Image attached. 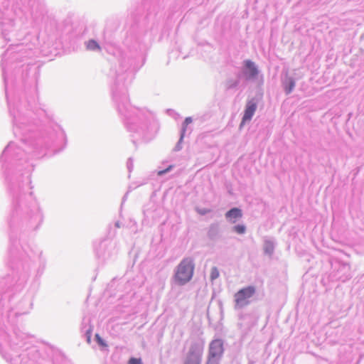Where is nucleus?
Segmentation results:
<instances>
[{
	"mask_svg": "<svg viewBox=\"0 0 364 364\" xmlns=\"http://www.w3.org/2000/svg\"><path fill=\"white\" fill-rule=\"evenodd\" d=\"M196 211L200 215L204 216L211 212V209L206 208H196Z\"/></svg>",
	"mask_w": 364,
	"mask_h": 364,
	"instance_id": "obj_25",
	"label": "nucleus"
},
{
	"mask_svg": "<svg viewBox=\"0 0 364 364\" xmlns=\"http://www.w3.org/2000/svg\"><path fill=\"white\" fill-rule=\"evenodd\" d=\"M93 326L91 324V318L90 316H84L82 319L80 325L81 333L84 334L88 343H91Z\"/></svg>",
	"mask_w": 364,
	"mask_h": 364,
	"instance_id": "obj_13",
	"label": "nucleus"
},
{
	"mask_svg": "<svg viewBox=\"0 0 364 364\" xmlns=\"http://www.w3.org/2000/svg\"><path fill=\"white\" fill-rule=\"evenodd\" d=\"M192 122H193L192 117H187L185 118L184 121L182 122L181 128V131H180V136H181V138L185 137L187 132H188L189 134L191 133L192 129L188 128V125L190 124H191Z\"/></svg>",
	"mask_w": 364,
	"mask_h": 364,
	"instance_id": "obj_19",
	"label": "nucleus"
},
{
	"mask_svg": "<svg viewBox=\"0 0 364 364\" xmlns=\"http://www.w3.org/2000/svg\"><path fill=\"white\" fill-rule=\"evenodd\" d=\"M220 275L219 270L216 267H213L210 270V279L211 282L215 280Z\"/></svg>",
	"mask_w": 364,
	"mask_h": 364,
	"instance_id": "obj_24",
	"label": "nucleus"
},
{
	"mask_svg": "<svg viewBox=\"0 0 364 364\" xmlns=\"http://www.w3.org/2000/svg\"><path fill=\"white\" fill-rule=\"evenodd\" d=\"M259 100V97H254L247 100L245 107L241 122L240 123V129H242V127H244L247 122H249L252 120L257 110Z\"/></svg>",
	"mask_w": 364,
	"mask_h": 364,
	"instance_id": "obj_10",
	"label": "nucleus"
},
{
	"mask_svg": "<svg viewBox=\"0 0 364 364\" xmlns=\"http://www.w3.org/2000/svg\"><path fill=\"white\" fill-rule=\"evenodd\" d=\"M222 235V232L220 230V223L218 222H215L211 223L207 231V237L211 241H217L218 240Z\"/></svg>",
	"mask_w": 364,
	"mask_h": 364,
	"instance_id": "obj_16",
	"label": "nucleus"
},
{
	"mask_svg": "<svg viewBox=\"0 0 364 364\" xmlns=\"http://www.w3.org/2000/svg\"><path fill=\"white\" fill-rule=\"evenodd\" d=\"M114 226L117 228H119L122 226V223L120 221H116L114 223Z\"/></svg>",
	"mask_w": 364,
	"mask_h": 364,
	"instance_id": "obj_32",
	"label": "nucleus"
},
{
	"mask_svg": "<svg viewBox=\"0 0 364 364\" xmlns=\"http://www.w3.org/2000/svg\"><path fill=\"white\" fill-rule=\"evenodd\" d=\"M67 143L65 132L47 112V158L63 151Z\"/></svg>",
	"mask_w": 364,
	"mask_h": 364,
	"instance_id": "obj_3",
	"label": "nucleus"
},
{
	"mask_svg": "<svg viewBox=\"0 0 364 364\" xmlns=\"http://www.w3.org/2000/svg\"><path fill=\"white\" fill-rule=\"evenodd\" d=\"M242 80L239 77L238 73H235V77H228L225 82V87L226 90H232L237 89L240 86V82Z\"/></svg>",
	"mask_w": 364,
	"mask_h": 364,
	"instance_id": "obj_17",
	"label": "nucleus"
},
{
	"mask_svg": "<svg viewBox=\"0 0 364 364\" xmlns=\"http://www.w3.org/2000/svg\"><path fill=\"white\" fill-rule=\"evenodd\" d=\"M281 83L286 95H290L296 86V80L294 77L290 76L288 73L282 75Z\"/></svg>",
	"mask_w": 364,
	"mask_h": 364,
	"instance_id": "obj_12",
	"label": "nucleus"
},
{
	"mask_svg": "<svg viewBox=\"0 0 364 364\" xmlns=\"http://www.w3.org/2000/svg\"><path fill=\"white\" fill-rule=\"evenodd\" d=\"M178 6H181V1H180V2L178 4Z\"/></svg>",
	"mask_w": 364,
	"mask_h": 364,
	"instance_id": "obj_34",
	"label": "nucleus"
},
{
	"mask_svg": "<svg viewBox=\"0 0 364 364\" xmlns=\"http://www.w3.org/2000/svg\"><path fill=\"white\" fill-rule=\"evenodd\" d=\"M219 24H220V21H219V20H218V21H217V23H216L217 28H218Z\"/></svg>",
	"mask_w": 364,
	"mask_h": 364,
	"instance_id": "obj_33",
	"label": "nucleus"
},
{
	"mask_svg": "<svg viewBox=\"0 0 364 364\" xmlns=\"http://www.w3.org/2000/svg\"><path fill=\"white\" fill-rule=\"evenodd\" d=\"M48 348L52 353L53 364H73L70 360L67 359L59 350L55 349L52 346L47 343V350Z\"/></svg>",
	"mask_w": 364,
	"mask_h": 364,
	"instance_id": "obj_14",
	"label": "nucleus"
},
{
	"mask_svg": "<svg viewBox=\"0 0 364 364\" xmlns=\"http://www.w3.org/2000/svg\"><path fill=\"white\" fill-rule=\"evenodd\" d=\"M329 262L331 264L329 281L345 282L351 279L352 272L349 263L334 257H331Z\"/></svg>",
	"mask_w": 364,
	"mask_h": 364,
	"instance_id": "obj_6",
	"label": "nucleus"
},
{
	"mask_svg": "<svg viewBox=\"0 0 364 364\" xmlns=\"http://www.w3.org/2000/svg\"><path fill=\"white\" fill-rule=\"evenodd\" d=\"M195 269L194 259L191 257H184L176 267L172 277L177 286H184L193 278Z\"/></svg>",
	"mask_w": 364,
	"mask_h": 364,
	"instance_id": "obj_5",
	"label": "nucleus"
},
{
	"mask_svg": "<svg viewBox=\"0 0 364 364\" xmlns=\"http://www.w3.org/2000/svg\"><path fill=\"white\" fill-rule=\"evenodd\" d=\"M274 251V244L273 241L266 240L264 243V252L269 256L272 255Z\"/></svg>",
	"mask_w": 364,
	"mask_h": 364,
	"instance_id": "obj_22",
	"label": "nucleus"
},
{
	"mask_svg": "<svg viewBox=\"0 0 364 364\" xmlns=\"http://www.w3.org/2000/svg\"><path fill=\"white\" fill-rule=\"evenodd\" d=\"M93 247L98 262L102 264L114 259L118 252L115 243L108 237L95 241Z\"/></svg>",
	"mask_w": 364,
	"mask_h": 364,
	"instance_id": "obj_4",
	"label": "nucleus"
},
{
	"mask_svg": "<svg viewBox=\"0 0 364 364\" xmlns=\"http://www.w3.org/2000/svg\"><path fill=\"white\" fill-rule=\"evenodd\" d=\"M203 346L198 342H193L184 359L183 364H201Z\"/></svg>",
	"mask_w": 364,
	"mask_h": 364,
	"instance_id": "obj_9",
	"label": "nucleus"
},
{
	"mask_svg": "<svg viewBox=\"0 0 364 364\" xmlns=\"http://www.w3.org/2000/svg\"><path fill=\"white\" fill-rule=\"evenodd\" d=\"M221 360L207 357L205 364H220Z\"/></svg>",
	"mask_w": 364,
	"mask_h": 364,
	"instance_id": "obj_29",
	"label": "nucleus"
},
{
	"mask_svg": "<svg viewBox=\"0 0 364 364\" xmlns=\"http://www.w3.org/2000/svg\"><path fill=\"white\" fill-rule=\"evenodd\" d=\"M237 73L239 77L245 82H254L257 80L260 70L255 62L250 59H245L241 63L240 70Z\"/></svg>",
	"mask_w": 364,
	"mask_h": 364,
	"instance_id": "obj_7",
	"label": "nucleus"
},
{
	"mask_svg": "<svg viewBox=\"0 0 364 364\" xmlns=\"http://www.w3.org/2000/svg\"><path fill=\"white\" fill-rule=\"evenodd\" d=\"M47 60L60 53L63 40L72 41L75 38H83L87 31V27L80 22H73L70 18L58 21L55 16L47 14Z\"/></svg>",
	"mask_w": 364,
	"mask_h": 364,
	"instance_id": "obj_2",
	"label": "nucleus"
},
{
	"mask_svg": "<svg viewBox=\"0 0 364 364\" xmlns=\"http://www.w3.org/2000/svg\"><path fill=\"white\" fill-rule=\"evenodd\" d=\"M170 1L142 0L148 11L147 16L141 21L134 16L129 17L123 30L122 46H112L107 50L116 59L109 73L114 80L111 87L112 99L136 146L137 143L152 140L159 131V124L152 112L130 105L127 89L145 63L144 41L147 32L146 23L152 18H156L150 30L151 32L156 30L158 21L162 16L160 10Z\"/></svg>",
	"mask_w": 364,
	"mask_h": 364,
	"instance_id": "obj_1",
	"label": "nucleus"
},
{
	"mask_svg": "<svg viewBox=\"0 0 364 364\" xmlns=\"http://www.w3.org/2000/svg\"><path fill=\"white\" fill-rule=\"evenodd\" d=\"M86 50L100 53L102 51V47L100 43L93 38L85 41L84 43Z\"/></svg>",
	"mask_w": 364,
	"mask_h": 364,
	"instance_id": "obj_18",
	"label": "nucleus"
},
{
	"mask_svg": "<svg viewBox=\"0 0 364 364\" xmlns=\"http://www.w3.org/2000/svg\"><path fill=\"white\" fill-rule=\"evenodd\" d=\"M127 168L129 173H131L134 168L133 159L132 157L129 158L127 161Z\"/></svg>",
	"mask_w": 364,
	"mask_h": 364,
	"instance_id": "obj_30",
	"label": "nucleus"
},
{
	"mask_svg": "<svg viewBox=\"0 0 364 364\" xmlns=\"http://www.w3.org/2000/svg\"><path fill=\"white\" fill-rule=\"evenodd\" d=\"M224 353V341L223 339L215 338L210 341L207 357L222 360Z\"/></svg>",
	"mask_w": 364,
	"mask_h": 364,
	"instance_id": "obj_11",
	"label": "nucleus"
},
{
	"mask_svg": "<svg viewBox=\"0 0 364 364\" xmlns=\"http://www.w3.org/2000/svg\"><path fill=\"white\" fill-rule=\"evenodd\" d=\"M129 194V192H127L124 196H123L122 198V205L125 202V200H127V196Z\"/></svg>",
	"mask_w": 364,
	"mask_h": 364,
	"instance_id": "obj_31",
	"label": "nucleus"
},
{
	"mask_svg": "<svg viewBox=\"0 0 364 364\" xmlns=\"http://www.w3.org/2000/svg\"><path fill=\"white\" fill-rule=\"evenodd\" d=\"M220 32L224 37L230 36V23L229 19L225 18L221 21Z\"/></svg>",
	"mask_w": 364,
	"mask_h": 364,
	"instance_id": "obj_20",
	"label": "nucleus"
},
{
	"mask_svg": "<svg viewBox=\"0 0 364 364\" xmlns=\"http://www.w3.org/2000/svg\"><path fill=\"white\" fill-rule=\"evenodd\" d=\"M242 216V210L238 207L231 208L225 213V219L231 224H235Z\"/></svg>",
	"mask_w": 364,
	"mask_h": 364,
	"instance_id": "obj_15",
	"label": "nucleus"
},
{
	"mask_svg": "<svg viewBox=\"0 0 364 364\" xmlns=\"http://www.w3.org/2000/svg\"><path fill=\"white\" fill-rule=\"evenodd\" d=\"M256 292L254 286L250 285L238 290L234 295L235 309H240L250 304V299L253 296Z\"/></svg>",
	"mask_w": 364,
	"mask_h": 364,
	"instance_id": "obj_8",
	"label": "nucleus"
},
{
	"mask_svg": "<svg viewBox=\"0 0 364 364\" xmlns=\"http://www.w3.org/2000/svg\"><path fill=\"white\" fill-rule=\"evenodd\" d=\"M173 167H174L173 165H168L166 168L159 171L158 175L159 176H164L166 173H167L169 171H171L173 169Z\"/></svg>",
	"mask_w": 364,
	"mask_h": 364,
	"instance_id": "obj_28",
	"label": "nucleus"
},
{
	"mask_svg": "<svg viewBox=\"0 0 364 364\" xmlns=\"http://www.w3.org/2000/svg\"><path fill=\"white\" fill-rule=\"evenodd\" d=\"M232 230L238 235H243L246 232L247 227L245 224L242 223L237 224L232 227Z\"/></svg>",
	"mask_w": 364,
	"mask_h": 364,
	"instance_id": "obj_23",
	"label": "nucleus"
},
{
	"mask_svg": "<svg viewBox=\"0 0 364 364\" xmlns=\"http://www.w3.org/2000/svg\"><path fill=\"white\" fill-rule=\"evenodd\" d=\"M183 139L184 138H181V136H180L178 142L176 143V146L173 149V151L177 152L182 149V143H183Z\"/></svg>",
	"mask_w": 364,
	"mask_h": 364,
	"instance_id": "obj_27",
	"label": "nucleus"
},
{
	"mask_svg": "<svg viewBox=\"0 0 364 364\" xmlns=\"http://www.w3.org/2000/svg\"><path fill=\"white\" fill-rule=\"evenodd\" d=\"M127 364H143L141 358L131 357L127 362Z\"/></svg>",
	"mask_w": 364,
	"mask_h": 364,
	"instance_id": "obj_26",
	"label": "nucleus"
},
{
	"mask_svg": "<svg viewBox=\"0 0 364 364\" xmlns=\"http://www.w3.org/2000/svg\"><path fill=\"white\" fill-rule=\"evenodd\" d=\"M95 341L102 352H109V346L107 341L102 338L98 333L95 335Z\"/></svg>",
	"mask_w": 364,
	"mask_h": 364,
	"instance_id": "obj_21",
	"label": "nucleus"
}]
</instances>
